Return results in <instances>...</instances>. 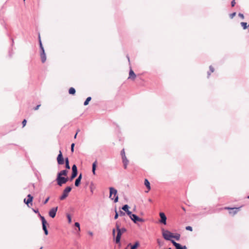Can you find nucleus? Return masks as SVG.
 <instances>
[{
    "label": "nucleus",
    "mask_w": 249,
    "mask_h": 249,
    "mask_svg": "<svg viewBox=\"0 0 249 249\" xmlns=\"http://www.w3.org/2000/svg\"><path fill=\"white\" fill-rule=\"evenodd\" d=\"M56 160L58 165H62L65 163L66 169H70L69 159L68 158H66L65 159L63 158L61 150L59 151V153L57 156Z\"/></svg>",
    "instance_id": "nucleus-1"
},
{
    "label": "nucleus",
    "mask_w": 249,
    "mask_h": 249,
    "mask_svg": "<svg viewBox=\"0 0 249 249\" xmlns=\"http://www.w3.org/2000/svg\"><path fill=\"white\" fill-rule=\"evenodd\" d=\"M109 198L111 199H114V201L115 203H116L118 201L117 191L113 187L109 188Z\"/></svg>",
    "instance_id": "nucleus-2"
},
{
    "label": "nucleus",
    "mask_w": 249,
    "mask_h": 249,
    "mask_svg": "<svg viewBox=\"0 0 249 249\" xmlns=\"http://www.w3.org/2000/svg\"><path fill=\"white\" fill-rule=\"evenodd\" d=\"M69 180V178L68 177H61L60 175L57 176L56 178L57 184L59 186H62Z\"/></svg>",
    "instance_id": "nucleus-3"
},
{
    "label": "nucleus",
    "mask_w": 249,
    "mask_h": 249,
    "mask_svg": "<svg viewBox=\"0 0 249 249\" xmlns=\"http://www.w3.org/2000/svg\"><path fill=\"white\" fill-rule=\"evenodd\" d=\"M71 190V186L66 187L63 190L62 195L59 196V199L60 200L65 199L68 197L69 194Z\"/></svg>",
    "instance_id": "nucleus-4"
},
{
    "label": "nucleus",
    "mask_w": 249,
    "mask_h": 249,
    "mask_svg": "<svg viewBox=\"0 0 249 249\" xmlns=\"http://www.w3.org/2000/svg\"><path fill=\"white\" fill-rule=\"evenodd\" d=\"M162 231V236L166 240H169L171 241V238H173V233L168 230H165L164 229Z\"/></svg>",
    "instance_id": "nucleus-5"
},
{
    "label": "nucleus",
    "mask_w": 249,
    "mask_h": 249,
    "mask_svg": "<svg viewBox=\"0 0 249 249\" xmlns=\"http://www.w3.org/2000/svg\"><path fill=\"white\" fill-rule=\"evenodd\" d=\"M129 216L135 224H137L138 222H144V219L139 217L135 214H133L132 213H131V214H130Z\"/></svg>",
    "instance_id": "nucleus-6"
},
{
    "label": "nucleus",
    "mask_w": 249,
    "mask_h": 249,
    "mask_svg": "<svg viewBox=\"0 0 249 249\" xmlns=\"http://www.w3.org/2000/svg\"><path fill=\"white\" fill-rule=\"evenodd\" d=\"M39 53L40 56L42 63H44L46 60V54L45 53V50L43 47V45L39 46Z\"/></svg>",
    "instance_id": "nucleus-7"
},
{
    "label": "nucleus",
    "mask_w": 249,
    "mask_h": 249,
    "mask_svg": "<svg viewBox=\"0 0 249 249\" xmlns=\"http://www.w3.org/2000/svg\"><path fill=\"white\" fill-rule=\"evenodd\" d=\"M78 174L77 166L75 164H73L72 166V173L69 180L71 181L77 176Z\"/></svg>",
    "instance_id": "nucleus-8"
},
{
    "label": "nucleus",
    "mask_w": 249,
    "mask_h": 249,
    "mask_svg": "<svg viewBox=\"0 0 249 249\" xmlns=\"http://www.w3.org/2000/svg\"><path fill=\"white\" fill-rule=\"evenodd\" d=\"M126 231V230L125 228H122L120 229V235L118 237V231H117V236L116 237L115 242L116 243H119L120 242V239L122 234L125 232Z\"/></svg>",
    "instance_id": "nucleus-9"
},
{
    "label": "nucleus",
    "mask_w": 249,
    "mask_h": 249,
    "mask_svg": "<svg viewBox=\"0 0 249 249\" xmlns=\"http://www.w3.org/2000/svg\"><path fill=\"white\" fill-rule=\"evenodd\" d=\"M58 209L57 207H53L49 212V215L52 218H54Z\"/></svg>",
    "instance_id": "nucleus-10"
},
{
    "label": "nucleus",
    "mask_w": 249,
    "mask_h": 249,
    "mask_svg": "<svg viewBox=\"0 0 249 249\" xmlns=\"http://www.w3.org/2000/svg\"><path fill=\"white\" fill-rule=\"evenodd\" d=\"M171 243L176 247V249H187L185 246H182L180 244L176 242L174 240H171Z\"/></svg>",
    "instance_id": "nucleus-11"
},
{
    "label": "nucleus",
    "mask_w": 249,
    "mask_h": 249,
    "mask_svg": "<svg viewBox=\"0 0 249 249\" xmlns=\"http://www.w3.org/2000/svg\"><path fill=\"white\" fill-rule=\"evenodd\" d=\"M39 215L41 219L42 220L43 230L44 231L45 235H47V227L46 226V220H45L44 217L42 216L40 214H39Z\"/></svg>",
    "instance_id": "nucleus-12"
},
{
    "label": "nucleus",
    "mask_w": 249,
    "mask_h": 249,
    "mask_svg": "<svg viewBox=\"0 0 249 249\" xmlns=\"http://www.w3.org/2000/svg\"><path fill=\"white\" fill-rule=\"evenodd\" d=\"M160 222L161 223H162V224H163L164 225H166L167 218H166V216L165 214L161 212V213H160Z\"/></svg>",
    "instance_id": "nucleus-13"
},
{
    "label": "nucleus",
    "mask_w": 249,
    "mask_h": 249,
    "mask_svg": "<svg viewBox=\"0 0 249 249\" xmlns=\"http://www.w3.org/2000/svg\"><path fill=\"white\" fill-rule=\"evenodd\" d=\"M33 197L30 195L29 194L27 196V198H25L24 199V202L28 206H29V204H31L32 205V202L33 200Z\"/></svg>",
    "instance_id": "nucleus-14"
},
{
    "label": "nucleus",
    "mask_w": 249,
    "mask_h": 249,
    "mask_svg": "<svg viewBox=\"0 0 249 249\" xmlns=\"http://www.w3.org/2000/svg\"><path fill=\"white\" fill-rule=\"evenodd\" d=\"M129 207L127 204L124 205L122 208V209L124 211L128 216L131 214L132 213V212L129 210Z\"/></svg>",
    "instance_id": "nucleus-15"
},
{
    "label": "nucleus",
    "mask_w": 249,
    "mask_h": 249,
    "mask_svg": "<svg viewBox=\"0 0 249 249\" xmlns=\"http://www.w3.org/2000/svg\"><path fill=\"white\" fill-rule=\"evenodd\" d=\"M68 171L67 169L61 170L57 174V176H60L61 177H67Z\"/></svg>",
    "instance_id": "nucleus-16"
},
{
    "label": "nucleus",
    "mask_w": 249,
    "mask_h": 249,
    "mask_svg": "<svg viewBox=\"0 0 249 249\" xmlns=\"http://www.w3.org/2000/svg\"><path fill=\"white\" fill-rule=\"evenodd\" d=\"M82 178V174H80L78 178L76 179L75 181L74 185L75 186L78 187L80 184V182L81 180V179Z\"/></svg>",
    "instance_id": "nucleus-17"
},
{
    "label": "nucleus",
    "mask_w": 249,
    "mask_h": 249,
    "mask_svg": "<svg viewBox=\"0 0 249 249\" xmlns=\"http://www.w3.org/2000/svg\"><path fill=\"white\" fill-rule=\"evenodd\" d=\"M122 160L124 164V168L126 169L127 165L128 163V160L126 159V157L122 158Z\"/></svg>",
    "instance_id": "nucleus-18"
},
{
    "label": "nucleus",
    "mask_w": 249,
    "mask_h": 249,
    "mask_svg": "<svg viewBox=\"0 0 249 249\" xmlns=\"http://www.w3.org/2000/svg\"><path fill=\"white\" fill-rule=\"evenodd\" d=\"M225 209H230L231 211H230V213H233V214L237 213L238 210L239 209V208H226Z\"/></svg>",
    "instance_id": "nucleus-19"
},
{
    "label": "nucleus",
    "mask_w": 249,
    "mask_h": 249,
    "mask_svg": "<svg viewBox=\"0 0 249 249\" xmlns=\"http://www.w3.org/2000/svg\"><path fill=\"white\" fill-rule=\"evenodd\" d=\"M136 74L135 73V72L133 71L130 68V70L129 71V76L128 78H136Z\"/></svg>",
    "instance_id": "nucleus-20"
},
{
    "label": "nucleus",
    "mask_w": 249,
    "mask_h": 249,
    "mask_svg": "<svg viewBox=\"0 0 249 249\" xmlns=\"http://www.w3.org/2000/svg\"><path fill=\"white\" fill-rule=\"evenodd\" d=\"M97 161L95 160L93 163L92 166V172L94 175H95V171L96 168Z\"/></svg>",
    "instance_id": "nucleus-21"
},
{
    "label": "nucleus",
    "mask_w": 249,
    "mask_h": 249,
    "mask_svg": "<svg viewBox=\"0 0 249 249\" xmlns=\"http://www.w3.org/2000/svg\"><path fill=\"white\" fill-rule=\"evenodd\" d=\"M120 226H121V222L119 221H117L116 222L115 226L116 228L117 231H118V236L120 235Z\"/></svg>",
    "instance_id": "nucleus-22"
},
{
    "label": "nucleus",
    "mask_w": 249,
    "mask_h": 249,
    "mask_svg": "<svg viewBox=\"0 0 249 249\" xmlns=\"http://www.w3.org/2000/svg\"><path fill=\"white\" fill-rule=\"evenodd\" d=\"M144 185L146 187V188L148 189V191L150 190V184L149 181L147 179L145 178L144 179Z\"/></svg>",
    "instance_id": "nucleus-23"
},
{
    "label": "nucleus",
    "mask_w": 249,
    "mask_h": 249,
    "mask_svg": "<svg viewBox=\"0 0 249 249\" xmlns=\"http://www.w3.org/2000/svg\"><path fill=\"white\" fill-rule=\"evenodd\" d=\"M140 246V243L139 241H136L135 244L131 246L130 249H136Z\"/></svg>",
    "instance_id": "nucleus-24"
},
{
    "label": "nucleus",
    "mask_w": 249,
    "mask_h": 249,
    "mask_svg": "<svg viewBox=\"0 0 249 249\" xmlns=\"http://www.w3.org/2000/svg\"><path fill=\"white\" fill-rule=\"evenodd\" d=\"M240 24L244 30H246L249 27V25H248L247 22H242Z\"/></svg>",
    "instance_id": "nucleus-25"
},
{
    "label": "nucleus",
    "mask_w": 249,
    "mask_h": 249,
    "mask_svg": "<svg viewBox=\"0 0 249 249\" xmlns=\"http://www.w3.org/2000/svg\"><path fill=\"white\" fill-rule=\"evenodd\" d=\"M75 89L74 88L71 87L69 89V93L70 94L74 95L75 93Z\"/></svg>",
    "instance_id": "nucleus-26"
},
{
    "label": "nucleus",
    "mask_w": 249,
    "mask_h": 249,
    "mask_svg": "<svg viewBox=\"0 0 249 249\" xmlns=\"http://www.w3.org/2000/svg\"><path fill=\"white\" fill-rule=\"evenodd\" d=\"M91 100V97H88L86 100H85V101L84 102V106H87L89 103V102Z\"/></svg>",
    "instance_id": "nucleus-27"
},
{
    "label": "nucleus",
    "mask_w": 249,
    "mask_h": 249,
    "mask_svg": "<svg viewBox=\"0 0 249 249\" xmlns=\"http://www.w3.org/2000/svg\"><path fill=\"white\" fill-rule=\"evenodd\" d=\"M180 235L179 233H176L175 235H173V238L178 241L180 239Z\"/></svg>",
    "instance_id": "nucleus-28"
},
{
    "label": "nucleus",
    "mask_w": 249,
    "mask_h": 249,
    "mask_svg": "<svg viewBox=\"0 0 249 249\" xmlns=\"http://www.w3.org/2000/svg\"><path fill=\"white\" fill-rule=\"evenodd\" d=\"M209 69H210V71H208V76H209L211 74V72H213V71H214V68H213V67L212 66H210L209 67Z\"/></svg>",
    "instance_id": "nucleus-29"
},
{
    "label": "nucleus",
    "mask_w": 249,
    "mask_h": 249,
    "mask_svg": "<svg viewBox=\"0 0 249 249\" xmlns=\"http://www.w3.org/2000/svg\"><path fill=\"white\" fill-rule=\"evenodd\" d=\"M119 215H120V216H124L125 213L123 211H121V210H120L119 212Z\"/></svg>",
    "instance_id": "nucleus-30"
},
{
    "label": "nucleus",
    "mask_w": 249,
    "mask_h": 249,
    "mask_svg": "<svg viewBox=\"0 0 249 249\" xmlns=\"http://www.w3.org/2000/svg\"><path fill=\"white\" fill-rule=\"evenodd\" d=\"M67 218L68 219V222L69 223H71V215L70 214H67Z\"/></svg>",
    "instance_id": "nucleus-31"
},
{
    "label": "nucleus",
    "mask_w": 249,
    "mask_h": 249,
    "mask_svg": "<svg viewBox=\"0 0 249 249\" xmlns=\"http://www.w3.org/2000/svg\"><path fill=\"white\" fill-rule=\"evenodd\" d=\"M121 155L122 156V158H123L124 157H126L125 155V152L124 149H122L121 151Z\"/></svg>",
    "instance_id": "nucleus-32"
},
{
    "label": "nucleus",
    "mask_w": 249,
    "mask_h": 249,
    "mask_svg": "<svg viewBox=\"0 0 249 249\" xmlns=\"http://www.w3.org/2000/svg\"><path fill=\"white\" fill-rule=\"evenodd\" d=\"M115 216H114V219H117L118 218L119 213L117 212L116 209H115Z\"/></svg>",
    "instance_id": "nucleus-33"
},
{
    "label": "nucleus",
    "mask_w": 249,
    "mask_h": 249,
    "mask_svg": "<svg viewBox=\"0 0 249 249\" xmlns=\"http://www.w3.org/2000/svg\"><path fill=\"white\" fill-rule=\"evenodd\" d=\"M75 227L78 228V231H80V224L78 222H75L74 224Z\"/></svg>",
    "instance_id": "nucleus-34"
},
{
    "label": "nucleus",
    "mask_w": 249,
    "mask_h": 249,
    "mask_svg": "<svg viewBox=\"0 0 249 249\" xmlns=\"http://www.w3.org/2000/svg\"><path fill=\"white\" fill-rule=\"evenodd\" d=\"M236 14V12H233L232 13L230 14V17L231 18H232L234 16H235Z\"/></svg>",
    "instance_id": "nucleus-35"
},
{
    "label": "nucleus",
    "mask_w": 249,
    "mask_h": 249,
    "mask_svg": "<svg viewBox=\"0 0 249 249\" xmlns=\"http://www.w3.org/2000/svg\"><path fill=\"white\" fill-rule=\"evenodd\" d=\"M185 229L187 231H193V228L191 226H187V227H186Z\"/></svg>",
    "instance_id": "nucleus-36"
},
{
    "label": "nucleus",
    "mask_w": 249,
    "mask_h": 249,
    "mask_svg": "<svg viewBox=\"0 0 249 249\" xmlns=\"http://www.w3.org/2000/svg\"><path fill=\"white\" fill-rule=\"evenodd\" d=\"M75 144L74 143H72L71 144V151L72 153L74 152V147Z\"/></svg>",
    "instance_id": "nucleus-37"
},
{
    "label": "nucleus",
    "mask_w": 249,
    "mask_h": 249,
    "mask_svg": "<svg viewBox=\"0 0 249 249\" xmlns=\"http://www.w3.org/2000/svg\"><path fill=\"white\" fill-rule=\"evenodd\" d=\"M235 4H236L235 0H232L231 1V6L232 7H234L235 6Z\"/></svg>",
    "instance_id": "nucleus-38"
},
{
    "label": "nucleus",
    "mask_w": 249,
    "mask_h": 249,
    "mask_svg": "<svg viewBox=\"0 0 249 249\" xmlns=\"http://www.w3.org/2000/svg\"><path fill=\"white\" fill-rule=\"evenodd\" d=\"M38 40H39V46L42 45L39 34H38Z\"/></svg>",
    "instance_id": "nucleus-39"
},
{
    "label": "nucleus",
    "mask_w": 249,
    "mask_h": 249,
    "mask_svg": "<svg viewBox=\"0 0 249 249\" xmlns=\"http://www.w3.org/2000/svg\"><path fill=\"white\" fill-rule=\"evenodd\" d=\"M27 121L25 119H24L22 122L23 127L25 126L26 125Z\"/></svg>",
    "instance_id": "nucleus-40"
},
{
    "label": "nucleus",
    "mask_w": 249,
    "mask_h": 249,
    "mask_svg": "<svg viewBox=\"0 0 249 249\" xmlns=\"http://www.w3.org/2000/svg\"><path fill=\"white\" fill-rule=\"evenodd\" d=\"M238 16H239V17H240V18H241L242 19H243L244 18V15H243V14H242V13H239L238 14Z\"/></svg>",
    "instance_id": "nucleus-41"
},
{
    "label": "nucleus",
    "mask_w": 249,
    "mask_h": 249,
    "mask_svg": "<svg viewBox=\"0 0 249 249\" xmlns=\"http://www.w3.org/2000/svg\"><path fill=\"white\" fill-rule=\"evenodd\" d=\"M40 106H41L40 105H38L36 107H35L33 109L35 110H37L39 109V107H40Z\"/></svg>",
    "instance_id": "nucleus-42"
},
{
    "label": "nucleus",
    "mask_w": 249,
    "mask_h": 249,
    "mask_svg": "<svg viewBox=\"0 0 249 249\" xmlns=\"http://www.w3.org/2000/svg\"><path fill=\"white\" fill-rule=\"evenodd\" d=\"M79 131H80V130H79V129H78V130H77V132H76V134H75V135H74V139H75V138H76L77 135Z\"/></svg>",
    "instance_id": "nucleus-43"
},
{
    "label": "nucleus",
    "mask_w": 249,
    "mask_h": 249,
    "mask_svg": "<svg viewBox=\"0 0 249 249\" xmlns=\"http://www.w3.org/2000/svg\"><path fill=\"white\" fill-rule=\"evenodd\" d=\"M90 190L91 193L92 194L93 193V189L92 187H91V186H90Z\"/></svg>",
    "instance_id": "nucleus-44"
},
{
    "label": "nucleus",
    "mask_w": 249,
    "mask_h": 249,
    "mask_svg": "<svg viewBox=\"0 0 249 249\" xmlns=\"http://www.w3.org/2000/svg\"><path fill=\"white\" fill-rule=\"evenodd\" d=\"M115 230L114 229L112 230V234L113 236H115Z\"/></svg>",
    "instance_id": "nucleus-45"
},
{
    "label": "nucleus",
    "mask_w": 249,
    "mask_h": 249,
    "mask_svg": "<svg viewBox=\"0 0 249 249\" xmlns=\"http://www.w3.org/2000/svg\"><path fill=\"white\" fill-rule=\"evenodd\" d=\"M47 203V198H46L44 201V204H46Z\"/></svg>",
    "instance_id": "nucleus-46"
},
{
    "label": "nucleus",
    "mask_w": 249,
    "mask_h": 249,
    "mask_svg": "<svg viewBox=\"0 0 249 249\" xmlns=\"http://www.w3.org/2000/svg\"><path fill=\"white\" fill-rule=\"evenodd\" d=\"M126 57L127 58V59H128V61L129 62L130 60H129V57L128 55H127Z\"/></svg>",
    "instance_id": "nucleus-47"
},
{
    "label": "nucleus",
    "mask_w": 249,
    "mask_h": 249,
    "mask_svg": "<svg viewBox=\"0 0 249 249\" xmlns=\"http://www.w3.org/2000/svg\"><path fill=\"white\" fill-rule=\"evenodd\" d=\"M89 234L90 235H93V233L92 232H89Z\"/></svg>",
    "instance_id": "nucleus-48"
},
{
    "label": "nucleus",
    "mask_w": 249,
    "mask_h": 249,
    "mask_svg": "<svg viewBox=\"0 0 249 249\" xmlns=\"http://www.w3.org/2000/svg\"><path fill=\"white\" fill-rule=\"evenodd\" d=\"M34 212H35L36 213H38V210H36H36H34Z\"/></svg>",
    "instance_id": "nucleus-49"
},
{
    "label": "nucleus",
    "mask_w": 249,
    "mask_h": 249,
    "mask_svg": "<svg viewBox=\"0 0 249 249\" xmlns=\"http://www.w3.org/2000/svg\"><path fill=\"white\" fill-rule=\"evenodd\" d=\"M157 242H158L159 244H160V240L159 239H158Z\"/></svg>",
    "instance_id": "nucleus-50"
},
{
    "label": "nucleus",
    "mask_w": 249,
    "mask_h": 249,
    "mask_svg": "<svg viewBox=\"0 0 249 249\" xmlns=\"http://www.w3.org/2000/svg\"><path fill=\"white\" fill-rule=\"evenodd\" d=\"M182 209H183V211H185V209L184 207H182Z\"/></svg>",
    "instance_id": "nucleus-51"
},
{
    "label": "nucleus",
    "mask_w": 249,
    "mask_h": 249,
    "mask_svg": "<svg viewBox=\"0 0 249 249\" xmlns=\"http://www.w3.org/2000/svg\"><path fill=\"white\" fill-rule=\"evenodd\" d=\"M149 202H151V201H152V200H151V199H149Z\"/></svg>",
    "instance_id": "nucleus-52"
},
{
    "label": "nucleus",
    "mask_w": 249,
    "mask_h": 249,
    "mask_svg": "<svg viewBox=\"0 0 249 249\" xmlns=\"http://www.w3.org/2000/svg\"><path fill=\"white\" fill-rule=\"evenodd\" d=\"M49 198H50L48 196V201H49Z\"/></svg>",
    "instance_id": "nucleus-53"
},
{
    "label": "nucleus",
    "mask_w": 249,
    "mask_h": 249,
    "mask_svg": "<svg viewBox=\"0 0 249 249\" xmlns=\"http://www.w3.org/2000/svg\"><path fill=\"white\" fill-rule=\"evenodd\" d=\"M131 246V244H130V243H129V244L128 245V246Z\"/></svg>",
    "instance_id": "nucleus-54"
},
{
    "label": "nucleus",
    "mask_w": 249,
    "mask_h": 249,
    "mask_svg": "<svg viewBox=\"0 0 249 249\" xmlns=\"http://www.w3.org/2000/svg\"><path fill=\"white\" fill-rule=\"evenodd\" d=\"M247 198H248V199H249V196H247Z\"/></svg>",
    "instance_id": "nucleus-55"
},
{
    "label": "nucleus",
    "mask_w": 249,
    "mask_h": 249,
    "mask_svg": "<svg viewBox=\"0 0 249 249\" xmlns=\"http://www.w3.org/2000/svg\"><path fill=\"white\" fill-rule=\"evenodd\" d=\"M42 249V247H41V248H40L39 249Z\"/></svg>",
    "instance_id": "nucleus-56"
},
{
    "label": "nucleus",
    "mask_w": 249,
    "mask_h": 249,
    "mask_svg": "<svg viewBox=\"0 0 249 249\" xmlns=\"http://www.w3.org/2000/svg\"><path fill=\"white\" fill-rule=\"evenodd\" d=\"M24 1H25V0H23Z\"/></svg>",
    "instance_id": "nucleus-57"
}]
</instances>
